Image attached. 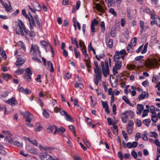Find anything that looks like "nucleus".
<instances>
[{"mask_svg":"<svg viewBox=\"0 0 160 160\" xmlns=\"http://www.w3.org/2000/svg\"><path fill=\"white\" fill-rule=\"evenodd\" d=\"M39 56L41 52L39 49V47L36 44H32L31 46L30 54L32 56H36L38 54Z\"/></svg>","mask_w":160,"mask_h":160,"instance_id":"nucleus-1","label":"nucleus"},{"mask_svg":"<svg viewBox=\"0 0 160 160\" xmlns=\"http://www.w3.org/2000/svg\"><path fill=\"white\" fill-rule=\"evenodd\" d=\"M95 74L94 75L93 81L95 84L98 86L99 82L101 81L102 78V73L101 72H94Z\"/></svg>","mask_w":160,"mask_h":160,"instance_id":"nucleus-2","label":"nucleus"},{"mask_svg":"<svg viewBox=\"0 0 160 160\" xmlns=\"http://www.w3.org/2000/svg\"><path fill=\"white\" fill-rule=\"evenodd\" d=\"M101 66L103 74L104 77H106L109 73V67H105L104 63L103 61L101 62Z\"/></svg>","mask_w":160,"mask_h":160,"instance_id":"nucleus-3","label":"nucleus"},{"mask_svg":"<svg viewBox=\"0 0 160 160\" xmlns=\"http://www.w3.org/2000/svg\"><path fill=\"white\" fill-rule=\"evenodd\" d=\"M22 115L26 118L25 121L28 122H30L32 120V115L29 112H21Z\"/></svg>","mask_w":160,"mask_h":160,"instance_id":"nucleus-4","label":"nucleus"},{"mask_svg":"<svg viewBox=\"0 0 160 160\" xmlns=\"http://www.w3.org/2000/svg\"><path fill=\"white\" fill-rule=\"evenodd\" d=\"M19 21L20 22V24L18 22H15V26H17V27H18L19 29H20V33L21 35L22 36H24V33L23 32L24 24L21 20H19Z\"/></svg>","mask_w":160,"mask_h":160,"instance_id":"nucleus-5","label":"nucleus"},{"mask_svg":"<svg viewBox=\"0 0 160 160\" xmlns=\"http://www.w3.org/2000/svg\"><path fill=\"white\" fill-rule=\"evenodd\" d=\"M39 156L42 160H51L52 159V157L46 152L40 153Z\"/></svg>","mask_w":160,"mask_h":160,"instance_id":"nucleus-6","label":"nucleus"},{"mask_svg":"<svg viewBox=\"0 0 160 160\" xmlns=\"http://www.w3.org/2000/svg\"><path fill=\"white\" fill-rule=\"evenodd\" d=\"M26 149L27 152L31 154H33L35 155L38 154V152L37 150L30 145H27L26 147Z\"/></svg>","mask_w":160,"mask_h":160,"instance_id":"nucleus-7","label":"nucleus"},{"mask_svg":"<svg viewBox=\"0 0 160 160\" xmlns=\"http://www.w3.org/2000/svg\"><path fill=\"white\" fill-rule=\"evenodd\" d=\"M160 60L158 61V60L153 59L152 60H149L148 62V66L150 67H153L156 66L158 65H160L159 63V62Z\"/></svg>","mask_w":160,"mask_h":160,"instance_id":"nucleus-8","label":"nucleus"},{"mask_svg":"<svg viewBox=\"0 0 160 160\" xmlns=\"http://www.w3.org/2000/svg\"><path fill=\"white\" fill-rule=\"evenodd\" d=\"M41 44L44 48L46 50H47V47H49L51 49L52 52V54L53 53L54 51L51 45L47 43L45 41H43L41 42Z\"/></svg>","mask_w":160,"mask_h":160,"instance_id":"nucleus-9","label":"nucleus"},{"mask_svg":"<svg viewBox=\"0 0 160 160\" xmlns=\"http://www.w3.org/2000/svg\"><path fill=\"white\" fill-rule=\"evenodd\" d=\"M60 113L61 115L64 116L65 119L67 121L72 122V120L71 116L64 110L61 111Z\"/></svg>","mask_w":160,"mask_h":160,"instance_id":"nucleus-10","label":"nucleus"},{"mask_svg":"<svg viewBox=\"0 0 160 160\" xmlns=\"http://www.w3.org/2000/svg\"><path fill=\"white\" fill-rule=\"evenodd\" d=\"M5 102L12 106H14L17 103L15 98L14 97H12L9 99L8 100L6 101Z\"/></svg>","mask_w":160,"mask_h":160,"instance_id":"nucleus-11","label":"nucleus"},{"mask_svg":"<svg viewBox=\"0 0 160 160\" xmlns=\"http://www.w3.org/2000/svg\"><path fill=\"white\" fill-rule=\"evenodd\" d=\"M28 21L30 25V28L31 29H32V27L35 26V16L33 17L32 15H31V17L28 18Z\"/></svg>","mask_w":160,"mask_h":160,"instance_id":"nucleus-12","label":"nucleus"},{"mask_svg":"<svg viewBox=\"0 0 160 160\" xmlns=\"http://www.w3.org/2000/svg\"><path fill=\"white\" fill-rule=\"evenodd\" d=\"M39 148L40 150L42 152L46 151L47 152H51V148L47 146H43L41 145H40L39 146Z\"/></svg>","mask_w":160,"mask_h":160,"instance_id":"nucleus-13","label":"nucleus"},{"mask_svg":"<svg viewBox=\"0 0 160 160\" xmlns=\"http://www.w3.org/2000/svg\"><path fill=\"white\" fill-rule=\"evenodd\" d=\"M0 0L1 1V3H2L3 7L5 8L6 11L7 12H10V10L12 9L10 2H8L9 3V5H8V3H6L4 4L2 0Z\"/></svg>","mask_w":160,"mask_h":160,"instance_id":"nucleus-14","label":"nucleus"},{"mask_svg":"<svg viewBox=\"0 0 160 160\" xmlns=\"http://www.w3.org/2000/svg\"><path fill=\"white\" fill-rule=\"evenodd\" d=\"M46 65L45 66L48 69H50V71L51 72H54V68L52 63L50 61H48L47 62Z\"/></svg>","mask_w":160,"mask_h":160,"instance_id":"nucleus-15","label":"nucleus"},{"mask_svg":"<svg viewBox=\"0 0 160 160\" xmlns=\"http://www.w3.org/2000/svg\"><path fill=\"white\" fill-rule=\"evenodd\" d=\"M32 6L33 7L34 9L36 11H40L42 9L41 6L37 2H34L32 4Z\"/></svg>","mask_w":160,"mask_h":160,"instance_id":"nucleus-16","label":"nucleus"},{"mask_svg":"<svg viewBox=\"0 0 160 160\" xmlns=\"http://www.w3.org/2000/svg\"><path fill=\"white\" fill-rule=\"evenodd\" d=\"M144 108V107L142 104H138L137 106L138 111L136 112L137 114L138 115H141Z\"/></svg>","mask_w":160,"mask_h":160,"instance_id":"nucleus-17","label":"nucleus"},{"mask_svg":"<svg viewBox=\"0 0 160 160\" xmlns=\"http://www.w3.org/2000/svg\"><path fill=\"white\" fill-rule=\"evenodd\" d=\"M24 60L21 58H18L16 62V65L18 67H21L25 62Z\"/></svg>","mask_w":160,"mask_h":160,"instance_id":"nucleus-18","label":"nucleus"},{"mask_svg":"<svg viewBox=\"0 0 160 160\" xmlns=\"http://www.w3.org/2000/svg\"><path fill=\"white\" fill-rule=\"evenodd\" d=\"M95 5V8H96L97 10L101 12H103L104 11V9L103 8V6L99 3H94Z\"/></svg>","mask_w":160,"mask_h":160,"instance_id":"nucleus-19","label":"nucleus"},{"mask_svg":"<svg viewBox=\"0 0 160 160\" xmlns=\"http://www.w3.org/2000/svg\"><path fill=\"white\" fill-rule=\"evenodd\" d=\"M128 118V117L124 112L122 113L121 115V120L122 122L123 123H126L127 120Z\"/></svg>","mask_w":160,"mask_h":160,"instance_id":"nucleus-20","label":"nucleus"},{"mask_svg":"<svg viewBox=\"0 0 160 160\" xmlns=\"http://www.w3.org/2000/svg\"><path fill=\"white\" fill-rule=\"evenodd\" d=\"M81 50L83 54L85 55L84 58L85 59H86V60L89 59V58L87 52L86 47L81 48Z\"/></svg>","mask_w":160,"mask_h":160,"instance_id":"nucleus-21","label":"nucleus"},{"mask_svg":"<svg viewBox=\"0 0 160 160\" xmlns=\"http://www.w3.org/2000/svg\"><path fill=\"white\" fill-rule=\"evenodd\" d=\"M126 54V52L125 49H123L120 52H119V54L121 58L123 60L124 59V57Z\"/></svg>","mask_w":160,"mask_h":160,"instance_id":"nucleus-22","label":"nucleus"},{"mask_svg":"<svg viewBox=\"0 0 160 160\" xmlns=\"http://www.w3.org/2000/svg\"><path fill=\"white\" fill-rule=\"evenodd\" d=\"M133 125V123L131 122H129L127 127V131L129 134H131L132 131V128Z\"/></svg>","mask_w":160,"mask_h":160,"instance_id":"nucleus-23","label":"nucleus"},{"mask_svg":"<svg viewBox=\"0 0 160 160\" xmlns=\"http://www.w3.org/2000/svg\"><path fill=\"white\" fill-rule=\"evenodd\" d=\"M2 78L4 80L8 81L12 78V76L8 73H3L2 74Z\"/></svg>","mask_w":160,"mask_h":160,"instance_id":"nucleus-24","label":"nucleus"},{"mask_svg":"<svg viewBox=\"0 0 160 160\" xmlns=\"http://www.w3.org/2000/svg\"><path fill=\"white\" fill-rule=\"evenodd\" d=\"M124 112L126 114L127 116L129 118L130 117L131 118H132L133 117L134 113L132 110H126Z\"/></svg>","mask_w":160,"mask_h":160,"instance_id":"nucleus-25","label":"nucleus"},{"mask_svg":"<svg viewBox=\"0 0 160 160\" xmlns=\"http://www.w3.org/2000/svg\"><path fill=\"white\" fill-rule=\"evenodd\" d=\"M94 65L95 67L94 68V72H101V70L98 67V64L97 62L96 61H94Z\"/></svg>","mask_w":160,"mask_h":160,"instance_id":"nucleus-26","label":"nucleus"},{"mask_svg":"<svg viewBox=\"0 0 160 160\" xmlns=\"http://www.w3.org/2000/svg\"><path fill=\"white\" fill-rule=\"evenodd\" d=\"M120 56L119 54V51H117L115 52V55L114 56L113 59L115 62L119 61L118 59H120Z\"/></svg>","mask_w":160,"mask_h":160,"instance_id":"nucleus-27","label":"nucleus"},{"mask_svg":"<svg viewBox=\"0 0 160 160\" xmlns=\"http://www.w3.org/2000/svg\"><path fill=\"white\" fill-rule=\"evenodd\" d=\"M35 22L37 24L39 28H42V24L41 23V21H40L38 19V16L37 15L35 16Z\"/></svg>","mask_w":160,"mask_h":160,"instance_id":"nucleus-28","label":"nucleus"},{"mask_svg":"<svg viewBox=\"0 0 160 160\" xmlns=\"http://www.w3.org/2000/svg\"><path fill=\"white\" fill-rule=\"evenodd\" d=\"M116 62L115 63V66L114 67L115 68H116L117 69H120L122 66V62L121 61H118Z\"/></svg>","mask_w":160,"mask_h":160,"instance_id":"nucleus-29","label":"nucleus"},{"mask_svg":"<svg viewBox=\"0 0 160 160\" xmlns=\"http://www.w3.org/2000/svg\"><path fill=\"white\" fill-rule=\"evenodd\" d=\"M146 96V92H143L140 94L138 97V99L139 100H142L145 98Z\"/></svg>","mask_w":160,"mask_h":160,"instance_id":"nucleus-30","label":"nucleus"},{"mask_svg":"<svg viewBox=\"0 0 160 160\" xmlns=\"http://www.w3.org/2000/svg\"><path fill=\"white\" fill-rule=\"evenodd\" d=\"M12 144L15 145L19 147H22V146L23 144L22 142H20L18 141H14L12 142Z\"/></svg>","mask_w":160,"mask_h":160,"instance_id":"nucleus-31","label":"nucleus"},{"mask_svg":"<svg viewBox=\"0 0 160 160\" xmlns=\"http://www.w3.org/2000/svg\"><path fill=\"white\" fill-rule=\"evenodd\" d=\"M31 75L29 74L28 73H25L24 76V78L25 80L28 82H30L31 79Z\"/></svg>","mask_w":160,"mask_h":160,"instance_id":"nucleus-32","label":"nucleus"},{"mask_svg":"<svg viewBox=\"0 0 160 160\" xmlns=\"http://www.w3.org/2000/svg\"><path fill=\"white\" fill-rule=\"evenodd\" d=\"M137 38L136 37L132 38L131 41V42L129 43V44H131L132 46L134 47L137 44Z\"/></svg>","mask_w":160,"mask_h":160,"instance_id":"nucleus-33","label":"nucleus"},{"mask_svg":"<svg viewBox=\"0 0 160 160\" xmlns=\"http://www.w3.org/2000/svg\"><path fill=\"white\" fill-rule=\"evenodd\" d=\"M36 125L37 127L36 128V131L38 132H40L41 131L42 128V127L40 125V123L38 122H37L36 123Z\"/></svg>","mask_w":160,"mask_h":160,"instance_id":"nucleus-34","label":"nucleus"},{"mask_svg":"<svg viewBox=\"0 0 160 160\" xmlns=\"http://www.w3.org/2000/svg\"><path fill=\"white\" fill-rule=\"evenodd\" d=\"M148 46V43L147 42L144 45L143 48L141 51V53L142 54L145 53L147 51V48Z\"/></svg>","mask_w":160,"mask_h":160,"instance_id":"nucleus-35","label":"nucleus"},{"mask_svg":"<svg viewBox=\"0 0 160 160\" xmlns=\"http://www.w3.org/2000/svg\"><path fill=\"white\" fill-rule=\"evenodd\" d=\"M148 46V43L147 42L144 45L143 48L141 51V53L142 54L145 53L147 51V48Z\"/></svg>","mask_w":160,"mask_h":160,"instance_id":"nucleus-36","label":"nucleus"},{"mask_svg":"<svg viewBox=\"0 0 160 160\" xmlns=\"http://www.w3.org/2000/svg\"><path fill=\"white\" fill-rule=\"evenodd\" d=\"M132 45H131V44H129V43L128 45L127 48V50L128 52H133V49L132 47Z\"/></svg>","mask_w":160,"mask_h":160,"instance_id":"nucleus-37","label":"nucleus"},{"mask_svg":"<svg viewBox=\"0 0 160 160\" xmlns=\"http://www.w3.org/2000/svg\"><path fill=\"white\" fill-rule=\"evenodd\" d=\"M100 26L101 32H103L105 29V24L103 21H102L101 22Z\"/></svg>","mask_w":160,"mask_h":160,"instance_id":"nucleus-38","label":"nucleus"},{"mask_svg":"<svg viewBox=\"0 0 160 160\" xmlns=\"http://www.w3.org/2000/svg\"><path fill=\"white\" fill-rule=\"evenodd\" d=\"M153 114V115H152V120L153 122H156L157 121V120H158V118L156 116V113Z\"/></svg>","mask_w":160,"mask_h":160,"instance_id":"nucleus-39","label":"nucleus"},{"mask_svg":"<svg viewBox=\"0 0 160 160\" xmlns=\"http://www.w3.org/2000/svg\"><path fill=\"white\" fill-rule=\"evenodd\" d=\"M84 60L85 62L86 66L88 68H91V66L90 64V61L89 60V59H88L87 60H86V59H85Z\"/></svg>","mask_w":160,"mask_h":160,"instance_id":"nucleus-40","label":"nucleus"},{"mask_svg":"<svg viewBox=\"0 0 160 160\" xmlns=\"http://www.w3.org/2000/svg\"><path fill=\"white\" fill-rule=\"evenodd\" d=\"M42 114L43 116L46 118H48L49 114L45 109H43Z\"/></svg>","mask_w":160,"mask_h":160,"instance_id":"nucleus-41","label":"nucleus"},{"mask_svg":"<svg viewBox=\"0 0 160 160\" xmlns=\"http://www.w3.org/2000/svg\"><path fill=\"white\" fill-rule=\"evenodd\" d=\"M143 122L145 125L148 126L151 122V120L149 119H147L144 120Z\"/></svg>","mask_w":160,"mask_h":160,"instance_id":"nucleus-42","label":"nucleus"},{"mask_svg":"<svg viewBox=\"0 0 160 160\" xmlns=\"http://www.w3.org/2000/svg\"><path fill=\"white\" fill-rule=\"evenodd\" d=\"M24 71V69L22 68H18L15 71V73L17 75H20L22 74Z\"/></svg>","mask_w":160,"mask_h":160,"instance_id":"nucleus-43","label":"nucleus"},{"mask_svg":"<svg viewBox=\"0 0 160 160\" xmlns=\"http://www.w3.org/2000/svg\"><path fill=\"white\" fill-rule=\"evenodd\" d=\"M149 112V111L148 109H145L143 112L142 117L143 118H144L147 116L148 115V113Z\"/></svg>","mask_w":160,"mask_h":160,"instance_id":"nucleus-44","label":"nucleus"},{"mask_svg":"<svg viewBox=\"0 0 160 160\" xmlns=\"http://www.w3.org/2000/svg\"><path fill=\"white\" fill-rule=\"evenodd\" d=\"M144 11L145 12L150 14H152V13H153V11L152 10H151L148 7H146L145 8Z\"/></svg>","mask_w":160,"mask_h":160,"instance_id":"nucleus-45","label":"nucleus"},{"mask_svg":"<svg viewBox=\"0 0 160 160\" xmlns=\"http://www.w3.org/2000/svg\"><path fill=\"white\" fill-rule=\"evenodd\" d=\"M97 24L98 21L96 19H94L92 22L91 26L95 27V26H97Z\"/></svg>","mask_w":160,"mask_h":160,"instance_id":"nucleus-46","label":"nucleus"},{"mask_svg":"<svg viewBox=\"0 0 160 160\" xmlns=\"http://www.w3.org/2000/svg\"><path fill=\"white\" fill-rule=\"evenodd\" d=\"M113 43V42L112 39H110L109 40L108 43V46L109 47V48H112Z\"/></svg>","mask_w":160,"mask_h":160,"instance_id":"nucleus-47","label":"nucleus"},{"mask_svg":"<svg viewBox=\"0 0 160 160\" xmlns=\"http://www.w3.org/2000/svg\"><path fill=\"white\" fill-rule=\"evenodd\" d=\"M109 12L110 13H112L114 17H116L117 16V13L114 10L113 8H111L109 9Z\"/></svg>","mask_w":160,"mask_h":160,"instance_id":"nucleus-48","label":"nucleus"},{"mask_svg":"<svg viewBox=\"0 0 160 160\" xmlns=\"http://www.w3.org/2000/svg\"><path fill=\"white\" fill-rule=\"evenodd\" d=\"M53 129L54 128L52 126H49L47 129V132L48 133H51L52 132Z\"/></svg>","mask_w":160,"mask_h":160,"instance_id":"nucleus-49","label":"nucleus"},{"mask_svg":"<svg viewBox=\"0 0 160 160\" xmlns=\"http://www.w3.org/2000/svg\"><path fill=\"white\" fill-rule=\"evenodd\" d=\"M19 45L20 46L21 48L24 51L26 50V48L24 46V43L21 41L19 42Z\"/></svg>","mask_w":160,"mask_h":160,"instance_id":"nucleus-50","label":"nucleus"},{"mask_svg":"<svg viewBox=\"0 0 160 160\" xmlns=\"http://www.w3.org/2000/svg\"><path fill=\"white\" fill-rule=\"evenodd\" d=\"M8 94V92H5L4 93H2L1 96V98L2 99L3 98H5L7 97Z\"/></svg>","mask_w":160,"mask_h":160,"instance_id":"nucleus-51","label":"nucleus"},{"mask_svg":"<svg viewBox=\"0 0 160 160\" xmlns=\"http://www.w3.org/2000/svg\"><path fill=\"white\" fill-rule=\"evenodd\" d=\"M118 156L120 160H122L123 159L124 157L121 152L119 151L118 152Z\"/></svg>","mask_w":160,"mask_h":160,"instance_id":"nucleus-52","label":"nucleus"},{"mask_svg":"<svg viewBox=\"0 0 160 160\" xmlns=\"http://www.w3.org/2000/svg\"><path fill=\"white\" fill-rule=\"evenodd\" d=\"M122 134L126 141H128V138L127 136V134L126 133V132L124 131L123 130L122 131Z\"/></svg>","mask_w":160,"mask_h":160,"instance_id":"nucleus-53","label":"nucleus"},{"mask_svg":"<svg viewBox=\"0 0 160 160\" xmlns=\"http://www.w3.org/2000/svg\"><path fill=\"white\" fill-rule=\"evenodd\" d=\"M79 44L80 46L81 47V48L86 47L84 42L81 40H79Z\"/></svg>","mask_w":160,"mask_h":160,"instance_id":"nucleus-54","label":"nucleus"},{"mask_svg":"<svg viewBox=\"0 0 160 160\" xmlns=\"http://www.w3.org/2000/svg\"><path fill=\"white\" fill-rule=\"evenodd\" d=\"M150 111L151 112L152 114H156L155 113V107L153 106H151L150 108Z\"/></svg>","mask_w":160,"mask_h":160,"instance_id":"nucleus-55","label":"nucleus"},{"mask_svg":"<svg viewBox=\"0 0 160 160\" xmlns=\"http://www.w3.org/2000/svg\"><path fill=\"white\" fill-rule=\"evenodd\" d=\"M108 60H109V63H111V59L110 58H109L108 59H106L105 60L104 63L105 67H108Z\"/></svg>","mask_w":160,"mask_h":160,"instance_id":"nucleus-56","label":"nucleus"},{"mask_svg":"<svg viewBox=\"0 0 160 160\" xmlns=\"http://www.w3.org/2000/svg\"><path fill=\"white\" fill-rule=\"evenodd\" d=\"M75 87L76 88H78L79 87L80 88H82L83 87V85L82 84L79 83L77 82H76Z\"/></svg>","mask_w":160,"mask_h":160,"instance_id":"nucleus-57","label":"nucleus"},{"mask_svg":"<svg viewBox=\"0 0 160 160\" xmlns=\"http://www.w3.org/2000/svg\"><path fill=\"white\" fill-rule=\"evenodd\" d=\"M131 155L135 159L137 158V153L134 151H132Z\"/></svg>","mask_w":160,"mask_h":160,"instance_id":"nucleus-58","label":"nucleus"},{"mask_svg":"<svg viewBox=\"0 0 160 160\" xmlns=\"http://www.w3.org/2000/svg\"><path fill=\"white\" fill-rule=\"evenodd\" d=\"M126 22V20L124 18H122L121 19V24L122 27H123L124 24Z\"/></svg>","mask_w":160,"mask_h":160,"instance_id":"nucleus-59","label":"nucleus"},{"mask_svg":"<svg viewBox=\"0 0 160 160\" xmlns=\"http://www.w3.org/2000/svg\"><path fill=\"white\" fill-rule=\"evenodd\" d=\"M122 99L124 101V102L127 103H129V100L127 98V97L125 96H123L122 97Z\"/></svg>","mask_w":160,"mask_h":160,"instance_id":"nucleus-60","label":"nucleus"},{"mask_svg":"<svg viewBox=\"0 0 160 160\" xmlns=\"http://www.w3.org/2000/svg\"><path fill=\"white\" fill-rule=\"evenodd\" d=\"M102 106L105 109L108 107V105L106 102H104L103 101H102Z\"/></svg>","mask_w":160,"mask_h":160,"instance_id":"nucleus-61","label":"nucleus"},{"mask_svg":"<svg viewBox=\"0 0 160 160\" xmlns=\"http://www.w3.org/2000/svg\"><path fill=\"white\" fill-rule=\"evenodd\" d=\"M31 92L27 88H26L23 92V93L24 94H28Z\"/></svg>","mask_w":160,"mask_h":160,"instance_id":"nucleus-62","label":"nucleus"},{"mask_svg":"<svg viewBox=\"0 0 160 160\" xmlns=\"http://www.w3.org/2000/svg\"><path fill=\"white\" fill-rule=\"evenodd\" d=\"M26 73H28L30 75H32V72L29 68H27L25 70Z\"/></svg>","mask_w":160,"mask_h":160,"instance_id":"nucleus-63","label":"nucleus"},{"mask_svg":"<svg viewBox=\"0 0 160 160\" xmlns=\"http://www.w3.org/2000/svg\"><path fill=\"white\" fill-rule=\"evenodd\" d=\"M155 144L158 147L160 146V142H159L158 139V138H156L155 141L154 142Z\"/></svg>","mask_w":160,"mask_h":160,"instance_id":"nucleus-64","label":"nucleus"}]
</instances>
